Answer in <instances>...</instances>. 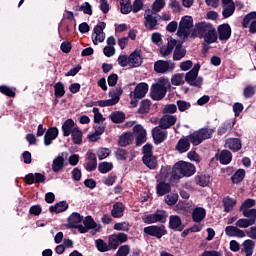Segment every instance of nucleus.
I'll return each mask as SVG.
<instances>
[{
  "instance_id": "09e8293b",
  "label": "nucleus",
  "mask_w": 256,
  "mask_h": 256,
  "mask_svg": "<svg viewBox=\"0 0 256 256\" xmlns=\"http://www.w3.org/2000/svg\"><path fill=\"white\" fill-rule=\"evenodd\" d=\"M95 246L100 251V253H105L107 251H111L109 244H107L103 239L95 240Z\"/></svg>"
},
{
  "instance_id": "bf43d9fd",
  "label": "nucleus",
  "mask_w": 256,
  "mask_h": 256,
  "mask_svg": "<svg viewBox=\"0 0 256 256\" xmlns=\"http://www.w3.org/2000/svg\"><path fill=\"white\" fill-rule=\"evenodd\" d=\"M235 13V4H229L226 6H223V12L222 15L225 17V19L231 17Z\"/></svg>"
},
{
  "instance_id": "3c124183",
  "label": "nucleus",
  "mask_w": 256,
  "mask_h": 256,
  "mask_svg": "<svg viewBox=\"0 0 256 256\" xmlns=\"http://www.w3.org/2000/svg\"><path fill=\"white\" fill-rule=\"evenodd\" d=\"M113 170V163L112 162H101L98 165V171L99 173L105 174L109 173V171Z\"/></svg>"
},
{
  "instance_id": "f03ea898",
  "label": "nucleus",
  "mask_w": 256,
  "mask_h": 256,
  "mask_svg": "<svg viewBox=\"0 0 256 256\" xmlns=\"http://www.w3.org/2000/svg\"><path fill=\"white\" fill-rule=\"evenodd\" d=\"M197 169L195 165L189 162L180 161L177 162L173 167L172 179H183V177H193Z\"/></svg>"
},
{
  "instance_id": "603ef678",
  "label": "nucleus",
  "mask_w": 256,
  "mask_h": 256,
  "mask_svg": "<svg viewBox=\"0 0 256 256\" xmlns=\"http://www.w3.org/2000/svg\"><path fill=\"white\" fill-rule=\"evenodd\" d=\"M54 95L60 98L65 95V85L63 84V82H57L54 85Z\"/></svg>"
},
{
  "instance_id": "ea45409f",
  "label": "nucleus",
  "mask_w": 256,
  "mask_h": 256,
  "mask_svg": "<svg viewBox=\"0 0 256 256\" xmlns=\"http://www.w3.org/2000/svg\"><path fill=\"white\" fill-rule=\"evenodd\" d=\"M142 161H143L144 165H146V167H148V169H156L157 168V157H155L154 155L142 157Z\"/></svg>"
},
{
  "instance_id": "72a5a7b5",
  "label": "nucleus",
  "mask_w": 256,
  "mask_h": 256,
  "mask_svg": "<svg viewBox=\"0 0 256 256\" xmlns=\"http://www.w3.org/2000/svg\"><path fill=\"white\" fill-rule=\"evenodd\" d=\"M160 178L162 181H167V179H170V181H178L177 179H173V168H171V166H163L161 168Z\"/></svg>"
},
{
  "instance_id": "de8ad7c7",
  "label": "nucleus",
  "mask_w": 256,
  "mask_h": 256,
  "mask_svg": "<svg viewBox=\"0 0 256 256\" xmlns=\"http://www.w3.org/2000/svg\"><path fill=\"white\" fill-rule=\"evenodd\" d=\"M113 229L115 231H125L127 233L131 229V224L129 222H127V221L118 222V223L114 224Z\"/></svg>"
},
{
  "instance_id": "58836bf2",
  "label": "nucleus",
  "mask_w": 256,
  "mask_h": 256,
  "mask_svg": "<svg viewBox=\"0 0 256 256\" xmlns=\"http://www.w3.org/2000/svg\"><path fill=\"white\" fill-rule=\"evenodd\" d=\"M157 195L163 197V195H167L169 191H171V185L165 182H160L156 186Z\"/></svg>"
},
{
  "instance_id": "2f4dec72",
  "label": "nucleus",
  "mask_w": 256,
  "mask_h": 256,
  "mask_svg": "<svg viewBox=\"0 0 256 256\" xmlns=\"http://www.w3.org/2000/svg\"><path fill=\"white\" fill-rule=\"evenodd\" d=\"M194 181L196 185H199L200 187H207V185L211 183V176L200 173L195 176Z\"/></svg>"
},
{
  "instance_id": "6ab92c4d",
  "label": "nucleus",
  "mask_w": 256,
  "mask_h": 256,
  "mask_svg": "<svg viewBox=\"0 0 256 256\" xmlns=\"http://www.w3.org/2000/svg\"><path fill=\"white\" fill-rule=\"evenodd\" d=\"M191 216L194 223H201L207 217V210L203 207H195L192 210Z\"/></svg>"
},
{
  "instance_id": "2eb2a0df",
  "label": "nucleus",
  "mask_w": 256,
  "mask_h": 256,
  "mask_svg": "<svg viewBox=\"0 0 256 256\" xmlns=\"http://www.w3.org/2000/svg\"><path fill=\"white\" fill-rule=\"evenodd\" d=\"M134 134L136 135V145H143L147 141V131L143 126L136 125L133 128Z\"/></svg>"
},
{
  "instance_id": "338daca9",
  "label": "nucleus",
  "mask_w": 256,
  "mask_h": 256,
  "mask_svg": "<svg viewBox=\"0 0 256 256\" xmlns=\"http://www.w3.org/2000/svg\"><path fill=\"white\" fill-rule=\"evenodd\" d=\"M132 6V13H139L143 9V0H135Z\"/></svg>"
},
{
  "instance_id": "e2e57ef3",
  "label": "nucleus",
  "mask_w": 256,
  "mask_h": 256,
  "mask_svg": "<svg viewBox=\"0 0 256 256\" xmlns=\"http://www.w3.org/2000/svg\"><path fill=\"white\" fill-rule=\"evenodd\" d=\"M121 244L119 243V240L117 239V237L114 235L109 236L108 239V246L110 247V249H117Z\"/></svg>"
},
{
  "instance_id": "7ed1b4c3",
  "label": "nucleus",
  "mask_w": 256,
  "mask_h": 256,
  "mask_svg": "<svg viewBox=\"0 0 256 256\" xmlns=\"http://www.w3.org/2000/svg\"><path fill=\"white\" fill-rule=\"evenodd\" d=\"M169 87H171V82H169L168 78H159L157 83L151 86L150 95L153 101H161V99H164Z\"/></svg>"
},
{
  "instance_id": "a878e982",
  "label": "nucleus",
  "mask_w": 256,
  "mask_h": 256,
  "mask_svg": "<svg viewBox=\"0 0 256 256\" xmlns=\"http://www.w3.org/2000/svg\"><path fill=\"white\" fill-rule=\"evenodd\" d=\"M83 224L84 226L83 225L78 226L79 233H87L89 229H95V227H97V223L95 222V220H93L91 216H87L84 219Z\"/></svg>"
},
{
  "instance_id": "5fc2aeb1",
  "label": "nucleus",
  "mask_w": 256,
  "mask_h": 256,
  "mask_svg": "<svg viewBox=\"0 0 256 256\" xmlns=\"http://www.w3.org/2000/svg\"><path fill=\"white\" fill-rule=\"evenodd\" d=\"M85 167L87 171H95L97 169V158L95 156L88 157Z\"/></svg>"
},
{
  "instance_id": "393cba45",
  "label": "nucleus",
  "mask_w": 256,
  "mask_h": 256,
  "mask_svg": "<svg viewBox=\"0 0 256 256\" xmlns=\"http://www.w3.org/2000/svg\"><path fill=\"white\" fill-rule=\"evenodd\" d=\"M191 149V140H189V136L181 138L176 144V151L178 153H187Z\"/></svg>"
},
{
  "instance_id": "c85d7f7f",
  "label": "nucleus",
  "mask_w": 256,
  "mask_h": 256,
  "mask_svg": "<svg viewBox=\"0 0 256 256\" xmlns=\"http://www.w3.org/2000/svg\"><path fill=\"white\" fill-rule=\"evenodd\" d=\"M81 221H83V217L81 216V214L74 212L68 218V225L73 229H79V227H81V225L79 224L81 223Z\"/></svg>"
},
{
  "instance_id": "5701e85b",
  "label": "nucleus",
  "mask_w": 256,
  "mask_h": 256,
  "mask_svg": "<svg viewBox=\"0 0 256 256\" xmlns=\"http://www.w3.org/2000/svg\"><path fill=\"white\" fill-rule=\"evenodd\" d=\"M218 37L220 41H229L231 38V26L222 24L218 27Z\"/></svg>"
},
{
  "instance_id": "e433bc0d",
  "label": "nucleus",
  "mask_w": 256,
  "mask_h": 256,
  "mask_svg": "<svg viewBox=\"0 0 256 256\" xmlns=\"http://www.w3.org/2000/svg\"><path fill=\"white\" fill-rule=\"evenodd\" d=\"M233 159V155L229 150H223L220 152L218 156V161H220L221 165H229Z\"/></svg>"
},
{
  "instance_id": "79ce46f5",
  "label": "nucleus",
  "mask_w": 256,
  "mask_h": 256,
  "mask_svg": "<svg viewBox=\"0 0 256 256\" xmlns=\"http://www.w3.org/2000/svg\"><path fill=\"white\" fill-rule=\"evenodd\" d=\"M145 27L150 29V31H153V29L157 27V18L151 14H147L145 16Z\"/></svg>"
},
{
  "instance_id": "412c9836",
  "label": "nucleus",
  "mask_w": 256,
  "mask_h": 256,
  "mask_svg": "<svg viewBox=\"0 0 256 256\" xmlns=\"http://www.w3.org/2000/svg\"><path fill=\"white\" fill-rule=\"evenodd\" d=\"M167 41V46H162L160 48V53L163 57L171 55V53H173V49L177 47V40L173 39V37H168Z\"/></svg>"
},
{
  "instance_id": "774afa93",
  "label": "nucleus",
  "mask_w": 256,
  "mask_h": 256,
  "mask_svg": "<svg viewBox=\"0 0 256 256\" xmlns=\"http://www.w3.org/2000/svg\"><path fill=\"white\" fill-rule=\"evenodd\" d=\"M243 95L246 99H251L255 95V86H247L244 88Z\"/></svg>"
},
{
  "instance_id": "c03bdc74",
  "label": "nucleus",
  "mask_w": 256,
  "mask_h": 256,
  "mask_svg": "<svg viewBox=\"0 0 256 256\" xmlns=\"http://www.w3.org/2000/svg\"><path fill=\"white\" fill-rule=\"evenodd\" d=\"M256 22V12H250L249 14H247L242 22V27H244V29H247V27H249L252 23Z\"/></svg>"
},
{
  "instance_id": "cd10ccee",
  "label": "nucleus",
  "mask_w": 256,
  "mask_h": 256,
  "mask_svg": "<svg viewBox=\"0 0 256 256\" xmlns=\"http://www.w3.org/2000/svg\"><path fill=\"white\" fill-rule=\"evenodd\" d=\"M125 213V205L121 202H116L113 204L111 215L114 219H121Z\"/></svg>"
},
{
  "instance_id": "423d86ee",
  "label": "nucleus",
  "mask_w": 256,
  "mask_h": 256,
  "mask_svg": "<svg viewBox=\"0 0 256 256\" xmlns=\"http://www.w3.org/2000/svg\"><path fill=\"white\" fill-rule=\"evenodd\" d=\"M255 204V199L248 198L240 206V213H242L243 217L248 218L254 225L256 223V209L253 208Z\"/></svg>"
},
{
  "instance_id": "f3484780",
  "label": "nucleus",
  "mask_w": 256,
  "mask_h": 256,
  "mask_svg": "<svg viewBox=\"0 0 256 256\" xmlns=\"http://www.w3.org/2000/svg\"><path fill=\"white\" fill-rule=\"evenodd\" d=\"M24 179L27 185H33V183H45L47 177H45V175L42 173H29Z\"/></svg>"
},
{
  "instance_id": "4be33fe9",
  "label": "nucleus",
  "mask_w": 256,
  "mask_h": 256,
  "mask_svg": "<svg viewBox=\"0 0 256 256\" xmlns=\"http://www.w3.org/2000/svg\"><path fill=\"white\" fill-rule=\"evenodd\" d=\"M169 227L170 229H173V231H183V229H185L183 221L178 215H171L169 217Z\"/></svg>"
},
{
  "instance_id": "69168bd1",
  "label": "nucleus",
  "mask_w": 256,
  "mask_h": 256,
  "mask_svg": "<svg viewBox=\"0 0 256 256\" xmlns=\"http://www.w3.org/2000/svg\"><path fill=\"white\" fill-rule=\"evenodd\" d=\"M92 113H94V123L99 124L102 121H105L103 114H101V112H99V108H93Z\"/></svg>"
},
{
  "instance_id": "8fccbe9b",
  "label": "nucleus",
  "mask_w": 256,
  "mask_h": 256,
  "mask_svg": "<svg viewBox=\"0 0 256 256\" xmlns=\"http://www.w3.org/2000/svg\"><path fill=\"white\" fill-rule=\"evenodd\" d=\"M253 225L255 224H253L249 218H240L236 221V227L239 229H247Z\"/></svg>"
},
{
  "instance_id": "0e129e2a",
  "label": "nucleus",
  "mask_w": 256,
  "mask_h": 256,
  "mask_svg": "<svg viewBox=\"0 0 256 256\" xmlns=\"http://www.w3.org/2000/svg\"><path fill=\"white\" fill-rule=\"evenodd\" d=\"M164 7L165 0H155V2L153 3L152 11H154V13H159V11H161V9H163Z\"/></svg>"
},
{
  "instance_id": "c9c22d12",
  "label": "nucleus",
  "mask_w": 256,
  "mask_h": 256,
  "mask_svg": "<svg viewBox=\"0 0 256 256\" xmlns=\"http://www.w3.org/2000/svg\"><path fill=\"white\" fill-rule=\"evenodd\" d=\"M133 133L131 132H126L125 134H122L119 138V145L120 147H127V145H131V143H133Z\"/></svg>"
},
{
  "instance_id": "052dcab7",
  "label": "nucleus",
  "mask_w": 256,
  "mask_h": 256,
  "mask_svg": "<svg viewBox=\"0 0 256 256\" xmlns=\"http://www.w3.org/2000/svg\"><path fill=\"white\" fill-rule=\"evenodd\" d=\"M115 181H117V176L112 175V174H110L108 176H104L102 178V183L104 185H107V187H111V186L115 185Z\"/></svg>"
},
{
  "instance_id": "aec40b11",
  "label": "nucleus",
  "mask_w": 256,
  "mask_h": 256,
  "mask_svg": "<svg viewBox=\"0 0 256 256\" xmlns=\"http://www.w3.org/2000/svg\"><path fill=\"white\" fill-rule=\"evenodd\" d=\"M56 137H59V129H57V127L49 128L44 136V145L49 147V145L55 141Z\"/></svg>"
},
{
  "instance_id": "b1692460",
  "label": "nucleus",
  "mask_w": 256,
  "mask_h": 256,
  "mask_svg": "<svg viewBox=\"0 0 256 256\" xmlns=\"http://www.w3.org/2000/svg\"><path fill=\"white\" fill-rule=\"evenodd\" d=\"M78 126L75 124V121L73 119H67L63 124H62V133L63 137H69V135L72 134L75 129H77Z\"/></svg>"
},
{
  "instance_id": "a18cd8bd",
  "label": "nucleus",
  "mask_w": 256,
  "mask_h": 256,
  "mask_svg": "<svg viewBox=\"0 0 256 256\" xmlns=\"http://www.w3.org/2000/svg\"><path fill=\"white\" fill-rule=\"evenodd\" d=\"M243 179H245V171L243 169L237 170L231 177V181L234 185H239Z\"/></svg>"
},
{
  "instance_id": "1a4fd4ad",
  "label": "nucleus",
  "mask_w": 256,
  "mask_h": 256,
  "mask_svg": "<svg viewBox=\"0 0 256 256\" xmlns=\"http://www.w3.org/2000/svg\"><path fill=\"white\" fill-rule=\"evenodd\" d=\"M199 69H201V65L195 64L193 68L186 73L185 81L188 85L192 87H201V85H203V78L199 77Z\"/></svg>"
},
{
  "instance_id": "f704fd0d",
  "label": "nucleus",
  "mask_w": 256,
  "mask_h": 256,
  "mask_svg": "<svg viewBox=\"0 0 256 256\" xmlns=\"http://www.w3.org/2000/svg\"><path fill=\"white\" fill-rule=\"evenodd\" d=\"M71 135L72 143L74 145H82L83 144V131L78 128L74 129Z\"/></svg>"
},
{
  "instance_id": "13d9d810",
  "label": "nucleus",
  "mask_w": 256,
  "mask_h": 256,
  "mask_svg": "<svg viewBox=\"0 0 256 256\" xmlns=\"http://www.w3.org/2000/svg\"><path fill=\"white\" fill-rule=\"evenodd\" d=\"M149 109H151V101L143 100L138 109V113L145 115V113H149Z\"/></svg>"
},
{
  "instance_id": "680f3d73",
  "label": "nucleus",
  "mask_w": 256,
  "mask_h": 256,
  "mask_svg": "<svg viewBox=\"0 0 256 256\" xmlns=\"http://www.w3.org/2000/svg\"><path fill=\"white\" fill-rule=\"evenodd\" d=\"M177 201H179V194L177 193H171L165 197V202L167 205H175Z\"/></svg>"
},
{
  "instance_id": "7c9ffc66",
  "label": "nucleus",
  "mask_w": 256,
  "mask_h": 256,
  "mask_svg": "<svg viewBox=\"0 0 256 256\" xmlns=\"http://www.w3.org/2000/svg\"><path fill=\"white\" fill-rule=\"evenodd\" d=\"M63 167H65V156L62 153L61 155H58L52 163V171L54 173H59V171H61V169H63Z\"/></svg>"
},
{
  "instance_id": "f8f14e48",
  "label": "nucleus",
  "mask_w": 256,
  "mask_h": 256,
  "mask_svg": "<svg viewBox=\"0 0 256 256\" xmlns=\"http://www.w3.org/2000/svg\"><path fill=\"white\" fill-rule=\"evenodd\" d=\"M154 71L161 74L172 73V71H175V63L171 61L158 60L154 63Z\"/></svg>"
},
{
  "instance_id": "49530a36",
  "label": "nucleus",
  "mask_w": 256,
  "mask_h": 256,
  "mask_svg": "<svg viewBox=\"0 0 256 256\" xmlns=\"http://www.w3.org/2000/svg\"><path fill=\"white\" fill-rule=\"evenodd\" d=\"M186 54L187 51L183 48V46L177 45L174 50L173 59L174 61H181Z\"/></svg>"
},
{
  "instance_id": "864d4df0",
  "label": "nucleus",
  "mask_w": 256,
  "mask_h": 256,
  "mask_svg": "<svg viewBox=\"0 0 256 256\" xmlns=\"http://www.w3.org/2000/svg\"><path fill=\"white\" fill-rule=\"evenodd\" d=\"M176 104V107H178L180 113H185V111H189V109H191V102H187L185 100H177Z\"/></svg>"
},
{
  "instance_id": "c756f323",
  "label": "nucleus",
  "mask_w": 256,
  "mask_h": 256,
  "mask_svg": "<svg viewBox=\"0 0 256 256\" xmlns=\"http://www.w3.org/2000/svg\"><path fill=\"white\" fill-rule=\"evenodd\" d=\"M225 147L236 153V151H240L241 149V140L238 138H228L225 142Z\"/></svg>"
},
{
  "instance_id": "6e6552de",
  "label": "nucleus",
  "mask_w": 256,
  "mask_h": 256,
  "mask_svg": "<svg viewBox=\"0 0 256 256\" xmlns=\"http://www.w3.org/2000/svg\"><path fill=\"white\" fill-rule=\"evenodd\" d=\"M167 217H169L167 211L156 210V212L152 214L144 215L142 221L143 223H146V225H151L153 223H167Z\"/></svg>"
},
{
  "instance_id": "a211bd4d",
  "label": "nucleus",
  "mask_w": 256,
  "mask_h": 256,
  "mask_svg": "<svg viewBox=\"0 0 256 256\" xmlns=\"http://www.w3.org/2000/svg\"><path fill=\"white\" fill-rule=\"evenodd\" d=\"M142 63L143 57L141 56V51L136 50L129 55V67L132 69L135 67H141Z\"/></svg>"
},
{
  "instance_id": "ddd939ff",
  "label": "nucleus",
  "mask_w": 256,
  "mask_h": 256,
  "mask_svg": "<svg viewBox=\"0 0 256 256\" xmlns=\"http://www.w3.org/2000/svg\"><path fill=\"white\" fill-rule=\"evenodd\" d=\"M144 233L150 235V237H156V239H161L164 235H167V230L165 225H152L144 228Z\"/></svg>"
},
{
  "instance_id": "6e6d98bb",
  "label": "nucleus",
  "mask_w": 256,
  "mask_h": 256,
  "mask_svg": "<svg viewBox=\"0 0 256 256\" xmlns=\"http://www.w3.org/2000/svg\"><path fill=\"white\" fill-rule=\"evenodd\" d=\"M110 119L113 123H123L125 121V113H123V112H113L110 115Z\"/></svg>"
},
{
  "instance_id": "473e14b6",
  "label": "nucleus",
  "mask_w": 256,
  "mask_h": 256,
  "mask_svg": "<svg viewBox=\"0 0 256 256\" xmlns=\"http://www.w3.org/2000/svg\"><path fill=\"white\" fill-rule=\"evenodd\" d=\"M222 203L224 205L225 213H231V211L235 209V205H237V200L235 198L226 196L223 198Z\"/></svg>"
},
{
  "instance_id": "f257e3e1",
  "label": "nucleus",
  "mask_w": 256,
  "mask_h": 256,
  "mask_svg": "<svg viewBox=\"0 0 256 256\" xmlns=\"http://www.w3.org/2000/svg\"><path fill=\"white\" fill-rule=\"evenodd\" d=\"M195 37L203 39L208 45L217 43V29H215V26L209 22H198L194 25L192 31V39H195Z\"/></svg>"
},
{
  "instance_id": "39448f33",
  "label": "nucleus",
  "mask_w": 256,
  "mask_h": 256,
  "mask_svg": "<svg viewBox=\"0 0 256 256\" xmlns=\"http://www.w3.org/2000/svg\"><path fill=\"white\" fill-rule=\"evenodd\" d=\"M213 131L214 130L211 128H202L188 135V139L194 147H197V145H201L205 139H211Z\"/></svg>"
},
{
  "instance_id": "a19ab883",
  "label": "nucleus",
  "mask_w": 256,
  "mask_h": 256,
  "mask_svg": "<svg viewBox=\"0 0 256 256\" xmlns=\"http://www.w3.org/2000/svg\"><path fill=\"white\" fill-rule=\"evenodd\" d=\"M253 249H255V242L253 240H245L243 242V251L246 256H252Z\"/></svg>"
},
{
  "instance_id": "9d476101",
  "label": "nucleus",
  "mask_w": 256,
  "mask_h": 256,
  "mask_svg": "<svg viewBox=\"0 0 256 256\" xmlns=\"http://www.w3.org/2000/svg\"><path fill=\"white\" fill-rule=\"evenodd\" d=\"M111 99L108 100H99L96 102L98 107H113V105H117L119 103V99L121 95H123V89L115 88L109 93Z\"/></svg>"
},
{
  "instance_id": "4468645a",
  "label": "nucleus",
  "mask_w": 256,
  "mask_h": 256,
  "mask_svg": "<svg viewBox=\"0 0 256 256\" xmlns=\"http://www.w3.org/2000/svg\"><path fill=\"white\" fill-rule=\"evenodd\" d=\"M177 123V116L165 114L160 118L159 127L161 129H171Z\"/></svg>"
},
{
  "instance_id": "0eeeda50",
  "label": "nucleus",
  "mask_w": 256,
  "mask_h": 256,
  "mask_svg": "<svg viewBox=\"0 0 256 256\" xmlns=\"http://www.w3.org/2000/svg\"><path fill=\"white\" fill-rule=\"evenodd\" d=\"M147 91H149V85L145 82L139 83L134 91L130 92L131 107H137L139 105V99H143L147 95Z\"/></svg>"
},
{
  "instance_id": "4d7b16f0",
  "label": "nucleus",
  "mask_w": 256,
  "mask_h": 256,
  "mask_svg": "<svg viewBox=\"0 0 256 256\" xmlns=\"http://www.w3.org/2000/svg\"><path fill=\"white\" fill-rule=\"evenodd\" d=\"M76 11H83L85 15H93V7L89 2H84L81 6H77Z\"/></svg>"
},
{
  "instance_id": "20e7f679",
  "label": "nucleus",
  "mask_w": 256,
  "mask_h": 256,
  "mask_svg": "<svg viewBox=\"0 0 256 256\" xmlns=\"http://www.w3.org/2000/svg\"><path fill=\"white\" fill-rule=\"evenodd\" d=\"M193 17L184 16L181 18L177 30V35L179 39L185 41V39L193 38Z\"/></svg>"
},
{
  "instance_id": "37998d69",
  "label": "nucleus",
  "mask_w": 256,
  "mask_h": 256,
  "mask_svg": "<svg viewBox=\"0 0 256 256\" xmlns=\"http://www.w3.org/2000/svg\"><path fill=\"white\" fill-rule=\"evenodd\" d=\"M171 83L175 87H179L180 85H183L185 83V74L177 73V74L172 75Z\"/></svg>"
},
{
  "instance_id": "4c0bfd02",
  "label": "nucleus",
  "mask_w": 256,
  "mask_h": 256,
  "mask_svg": "<svg viewBox=\"0 0 256 256\" xmlns=\"http://www.w3.org/2000/svg\"><path fill=\"white\" fill-rule=\"evenodd\" d=\"M67 209H69V204L65 201H61L54 206H50L49 211L50 213H63L64 211H67Z\"/></svg>"
},
{
  "instance_id": "dca6fc26",
  "label": "nucleus",
  "mask_w": 256,
  "mask_h": 256,
  "mask_svg": "<svg viewBox=\"0 0 256 256\" xmlns=\"http://www.w3.org/2000/svg\"><path fill=\"white\" fill-rule=\"evenodd\" d=\"M152 136L154 139V143L156 145H159L160 143H163L167 139V131L163 130L160 126H156L152 130Z\"/></svg>"
},
{
  "instance_id": "bb28decb",
  "label": "nucleus",
  "mask_w": 256,
  "mask_h": 256,
  "mask_svg": "<svg viewBox=\"0 0 256 256\" xmlns=\"http://www.w3.org/2000/svg\"><path fill=\"white\" fill-rule=\"evenodd\" d=\"M225 233L228 237H238L239 239H243V237L246 236L245 231L237 226H227L225 228Z\"/></svg>"
},
{
  "instance_id": "9b49d317",
  "label": "nucleus",
  "mask_w": 256,
  "mask_h": 256,
  "mask_svg": "<svg viewBox=\"0 0 256 256\" xmlns=\"http://www.w3.org/2000/svg\"><path fill=\"white\" fill-rule=\"evenodd\" d=\"M107 27L105 22H99L93 30L92 33V41L94 45H99V43H103L105 41V32L103 30Z\"/></svg>"
}]
</instances>
